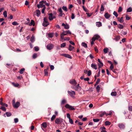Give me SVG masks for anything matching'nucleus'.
Returning a JSON list of instances; mask_svg holds the SVG:
<instances>
[{"mask_svg": "<svg viewBox=\"0 0 132 132\" xmlns=\"http://www.w3.org/2000/svg\"><path fill=\"white\" fill-rule=\"evenodd\" d=\"M43 20V22L42 24L43 26L46 27L49 24V23L48 22L46 17H45L44 18Z\"/></svg>", "mask_w": 132, "mask_h": 132, "instance_id": "f257e3e1", "label": "nucleus"}, {"mask_svg": "<svg viewBox=\"0 0 132 132\" xmlns=\"http://www.w3.org/2000/svg\"><path fill=\"white\" fill-rule=\"evenodd\" d=\"M46 2V1H41L40 2H39L40 4H38L37 5V7L38 9H39L40 8H42L43 5H43V4L45 3Z\"/></svg>", "mask_w": 132, "mask_h": 132, "instance_id": "f03ea898", "label": "nucleus"}, {"mask_svg": "<svg viewBox=\"0 0 132 132\" xmlns=\"http://www.w3.org/2000/svg\"><path fill=\"white\" fill-rule=\"evenodd\" d=\"M68 93L72 98L74 97L75 95V92L74 91H71L68 90L67 91Z\"/></svg>", "mask_w": 132, "mask_h": 132, "instance_id": "7ed1b4c3", "label": "nucleus"}, {"mask_svg": "<svg viewBox=\"0 0 132 132\" xmlns=\"http://www.w3.org/2000/svg\"><path fill=\"white\" fill-rule=\"evenodd\" d=\"M66 108L69 109L70 110H75V109L71 106L68 104H66L65 105Z\"/></svg>", "mask_w": 132, "mask_h": 132, "instance_id": "20e7f679", "label": "nucleus"}, {"mask_svg": "<svg viewBox=\"0 0 132 132\" xmlns=\"http://www.w3.org/2000/svg\"><path fill=\"white\" fill-rule=\"evenodd\" d=\"M63 120L62 119H59L57 118L55 120V123L57 124L61 123L63 122Z\"/></svg>", "mask_w": 132, "mask_h": 132, "instance_id": "39448f33", "label": "nucleus"}, {"mask_svg": "<svg viewBox=\"0 0 132 132\" xmlns=\"http://www.w3.org/2000/svg\"><path fill=\"white\" fill-rule=\"evenodd\" d=\"M53 45L51 44H48L47 45V49L49 50H51L53 47Z\"/></svg>", "mask_w": 132, "mask_h": 132, "instance_id": "423d86ee", "label": "nucleus"}, {"mask_svg": "<svg viewBox=\"0 0 132 132\" xmlns=\"http://www.w3.org/2000/svg\"><path fill=\"white\" fill-rule=\"evenodd\" d=\"M118 126L121 129H124L125 127V125L122 123L118 124Z\"/></svg>", "mask_w": 132, "mask_h": 132, "instance_id": "0eeeda50", "label": "nucleus"}, {"mask_svg": "<svg viewBox=\"0 0 132 132\" xmlns=\"http://www.w3.org/2000/svg\"><path fill=\"white\" fill-rule=\"evenodd\" d=\"M62 33H63V35L65 36L67 35L68 34H71V32L69 30L63 31Z\"/></svg>", "mask_w": 132, "mask_h": 132, "instance_id": "6e6552de", "label": "nucleus"}, {"mask_svg": "<svg viewBox=\"0 0 132 132\" xmlns=\"http://www.w3.org/2000/svg\"><path fill=\"white\" fill-rule=\"evenodd\" d=\"M20 103L19 102H17L16 103H15L13 105V107L15 108H18L20 105Z\"/></svg>", "mask_w": 132, "mask_h": 132, "instance_id": "1a4fd4ad", "label": "nucleus"}, {"mask_svg": "<svg viewBox=\"0 0 132 132\" xmlns=\"http://www.w3.org/2000/svg\"><path fill=\"white\" fill-rule=\"evenodd\" d=\"M70 83L74 86L76 85L77 84V83L76 82L75 80L73 79L71 80L70 81Z\"/></svg>", "mask_w": 132, "mask_h": 132, "instance_id": "9d476101", "label": "nucleus"}, {"mask_svg": "<svg viewBox=\"0 0 132 132\" xmlns=\"http://www.w3.org/2000/svg\"><path fill=\"white\" fill-rule=\"evenodd\" d=\"M49 16L48 19L50 21L52 20L53 19V14L52 13L48 14Z\"/></svg>", "mask_w": 132, "mask_h": 132, "instance_id": "9b49d317", "label": "nucleus"}, {"mask_svg": "<svg viewBox=\"0 0 132 132\" xmlns=\"http://www.w3.org/2000/svg\"><path fill=\"white\" fill-rule=\"evenodd\" d=\"M62 55L67 58L71 59L72 58L71 56L70 55L67 54H63Z\"/></svg>", "mask_w": 132, "mask_h": 132, "instance_id": "f8f14e48", "label": "nucleus"}, {"mask_svg": "<svg viewBox=\"0 0 132 132\" xmlns=\"http://www.w3.org/2000/svg\"><path fill=\"white\" fill-rule=\"evenodd\" d=\"M91 67L92 68L95 70H96L97 69V65L94 63H92L91 65Z\"/></svg>", "mask_w": 132, "mask_h": 132, "instance_id": "ddd939ff", "label": "nucleus"}, {"mask_svg": "<svg viewBox=\"0 0 132 132\" xmlns=\"http://www.w3.org/2000/svg\"><path fill=\"white\" fill-rule=\"evenodd\" d=\"M72 88L75 89L76 91H79L81 89V87H77L76 86L73 87V88L72 87Z\"/></svg>", "mask_w": 132, "mask_h": 132, "instance_id": "4468645a", "label": "nucleus"}, {"mask_svg": "<svg viewBox=\"0 0 132 132\" xmlns=\"http://www.w3.org/2000/svg\"><path fill=\"white\" fill-rule=\"evenodd\" d=\"M104 16L107 19L109 18L110 16V15L107 12L105 13Z\"/></svg>", "mask_w": 132, "mask_h": 132, "instance_id": "2eb2a0df", "label": "nucleus"}, {"mask_svg": "<svg viewBox=\"0 0 132 132\" xmlns=\"http://www.w3.org/2000/svg\"><path fill=\"white\" fill-rule=\"evenodd\" d=\"M120 39V36H119L118 35L116 36L114 38V39L116 41H118Z\"/></svg>", "mask_w": 132, "mask_h": 132, "instance_id": "dca6fc26", "label": "nucleus"}, {"mask_svg": "<svg viewBox=\"0 0 132 132\" xmlns=\"http://www.w3.org/2000/svg\"><path fill=\"white\" fill-rule=\"evenodd\" d=\"M29 25L30 26H31L33 25V26H34L35 25V23L34 20H31V22Z\"/></svg>", "mask_w": 132, "mask_h": 132, "instance_id": "f3484780", "label": "nucleus"}, {"mask_svg": "<svg viewBox=\"0 0 132 132\" xmlns=\"http://www.w3.org/2000/svg\"><path fill=\"white\" fill-rule=\"evenodd\" d=\"M96 24V26L98 27H100L102 26V23L100 22H97Z\"/></svg>", "mask_w": 132, "mask_h": 132, "instance_id": "a211bd4d", "label": "nucleus"}, {"mask_svg": "<svg viewBox=\"0 0 132 132\" xmlns=\"http://www.w3.org/2000/svg\"><path fill=\"white\" fill-rule=\"evenodd\" d=\"M36 12L37 15L38 17L40 13V11L39 10H37L36 11Z\"/></svg>", "mask_w": 132, "mask_h": 132, "instance_id": "6ab92c4d", "label": "nucleus"}, {"mask_svg": "<svg viewBox=\"0 0 132 132\" xmlns=\"http://www.w3.org/2000/svg\"><path fill=\"white\" fill-rule=\"evenodd\" d=\"M74 48V47H73L71 45H70L69 46V48L68 49L70 51H71L73 50Z\"/></svg>", "mask_w": 132, "mask_h": 132, "instance_id": "aec40b11", "label": "nucleus"}, {"mask_svg": "<svg viewBox=\"0 0 132 132\" xmlns=\"http://www.w3.org/2000/svg\"><path fill=\"white\" fill-rule=\"evenodd\" d=\"M111 95L113 96H116L117 95V93L116 92H112L111 94Z\"/></svg>", "mask_w": 132, "mask_h": 132, "instance_id": "412c9836", "label": "nucleus"}, {"mask_svg": "<svg viewBox=\"0 0 132 132\" xmlns=\"http://www.w3.org/2000/svg\"><path fill=\"white\" fill-rule=\"evenodd\" d=\"M34 39L35 38L34 36L33 35H32L30 39V40L32 43H33L34 42Z\"/></svg>", "mask_w": 132, "mask_h": 132, "instance_id": "4be33fe9", "label": "nucleus"}, {"mask_svg": "<svg viewBox=\"0 0 132 132\" xmlns=\"http://www.w3.org/2000/svg\"><path fill=\"white\" fill-rule=\"evenodd\" d=\"M41 125L44 128H46L47 127V124L46 122L43 123Z\"/></svg>", "mask_w": 132, "mask_h": 132, "instance_id": "5701e85b", "label": "nucleus"}, {"mask_svg": "<svg viewBox=\"0 0 132 132\" xmlns=\"http://www.w3.org/2000/svg\"><path fill=\"white\" fill-rule=\"evenodd\" d=\"M0 104L2 105L3 106H5L6 107H7L8 106L5 103H3L2 101L0 102Z\"/></svg>", "mask_w": 132, "mask_h": 132, "instance_id": "b1692460", "label": "nucleus"}, {"mask_svg": "<svg viewBox=\"0 0 132 132\" xmlns=\"http://www.w3.org/2000/svg\"><path fill=\"white\" fill-rule=\"evenodd\" d=\"M81 45L85 47L86 48L87 47V45L84 42H82L81 44Z\"/></svg>", "mask_w": 132, "mask_h": 132, "instance_id": "393cba45", "label": "nucleus"}, {"mask_svg": "<svg viewBox=\"0 0 132 132\" xmlns=\"http://www.w3.org/2000/svg\"><path fill=\"white\" fill-rule=\"evenodd\" d=\"M132 11V9L131 7H129L127 10V12H130Z\"/></svg>", "mask_w": 132, "mask_h": 132, "instance_id": "a878e982", "label": "nucleus"}, {"mask_svg": "<svg viewBox=\"0 0 132 132\" xmlns=\"http://www.w3.org/2000/svg\"><path fill=\"white\" fill-rule=\"evenodd\" d=\"M25 70V69L23 68L21 69L19 71V73L20 74H22L23 73V71Z\"/></svg>", "mask_w": 132, "mask_h": 132, "instance_id": "bb28decb", "label": "nucleus"}, {"mask_svg": "<svg viewBox=\"0 0 132 132\" xmlns=\"http://www.w3.org/2000/svg\"><path fill=\"white\" fill-rule=\"evenodd\" d=\"M12 84L15 87H18L19 85V84H15L14 82H12Z\"/></svg>", "mask_w": 132, "mask_h": 132, "instance_id": "cd10ccee", "label": "nucleus"}, {"mask_svg": "<svg viewBox=\"0 0 132 132\" xmlns=\"http://www.w3.org/2000/svg\"><path fill=\"white\" fill-rule=\"evenodd\" d=\"M6 114L7 117H10L12 115V114L11 113L8 112H6Z\"/></svg>", "mask_w": 132, "mask_h": 132, "instance_id": "c85d7f7f", "label": "nucleus"}, {"mask_svg": "<svg viewBox=\"0 0 132 132\" xmlns=\"http://www.w3.org/2000/svg\"><path fill=\"white\" fill-rule=\"evenodd\" d=\"M118 27L120 29H122L123 28V26L122 25L120 24L118 25Z\"/></svg>", "mask_w": 132, "mask_h": 132, "instance_id": "c756f323", "label": "nucleus"}, {"mask_svg": "<svg viewBox=\"0 0 132 132\" xmlns=\"http://www.w3.org/2000/svg\"><path fill=\"white\" fill-rule=\"evenodd\" d=\"M66 103H67L65 99H63L61 101V104H64Z\"/></svg>", "mask_w": 132, "mask_h": 132, "instance_id": "7c9ffc66", "label": "nucleus"}, {"mask_svg": "<svg viewBox=\"0 0 132 132\" xmlns=\"http://www.w3.org/2000/svg\"><path fill=\"white\" fill-rule=\"evenodd\" d=\"M56 116L55 115H53L51 118V121H53L55 118Z\"/></svg>", "mask_w": 132, "mask_h": 132, "instance_id": "2f4dec72", "label": "nucleus"}, {"mask_svg": "<svg viewBox=\"0 0 132 132\" xmlns=\"http://www.w3.org/2000/svg\"><path fill=\"white\" fill-rule=\"evenodd\" d=\"M111 123V122L108 121H106L105 122V124L106 126L110 125Z\"/></svg>", "mask_w": 132, "mask_h": 132, "instance_id": "473e14b6", "label": "nucleus"}, {"mask_svg": "<svg viewBox=\"0 0 132 132\" xmlns=\"http://www.w3.org/2000/svg\"><path fill=\"white\" fill-rule=\"evenodd\" d=\"M104 8L103 5V4H102L101 5L100 11H104Z\"/></svg>", "mask_w": 132, "mask_h": 132, "instance_id": "72a5a7b5", "label": "nucleus"}, {"mask_svg": "<svg viewBox=\"0 0 132 132\" xmlns=\"http://www.w3.org/2000/svg\"><path fill=\"white\" fill-rule=\"evenodd\" d=\"M105 114L106 115V113L104 111L100 115V116L101 117H102L104 114Z\"/></svg>", "mask_w": 132, "mask_h": 132, "instance_id": "f704fd0d", "label": "nucleus"}, {"mask_svg": "<svg viewBox=\"0 0 132 132\" xmlns=\"http://www.w3.org/2000/svg\"><path fill=\"white\" fill-rule=\"evenodd\" d=\"M100 87L99 85H97L96 87V90L98 92L100 91Z\"/></svg>", "mask_w": 132, "mask_h": 132, "instance_id": "c9c22d12", "label": "nucleus"}, {"mask_svg": "<svg viewBox=\"0 0 132 132\" xmlns=\"http://www.w3.org/2000/svg\"><path fill=\"white\" fill-rule=\"evenodd\" d=\"M0 109L4 111H6V109L4 106H2Z\"/></svg>", "mask_w": 132, "mask_h": 132, "instance_id": "e433bc0d", "label": "nucleus"}, {"mask_svg": "<svg viewBox=\"0 0 132 132\" xmlns=\"http://www.w3.org/2000/svg\"><path fill=\"white\" fill-rule=\"evenodd\" d=\"M7 11H5L3 12V15L4 17L5 18H6L7 17Z\"/></svg>", "mask_w": 132, "mask_h": 132, "instance_id": "4c0bfd02", "label": "nucleus"}, {"mask_svg": "<svg viewBox=\"0 0 132 132\" xmlns=\"http://www.w3.org/2000/svg\"><path fill=\"white\" fill-rule=\"evenodd\" d=\"M66 44L65 43H63L62 44H61V45L60 47L61 48L64 47L65 46H66Z\"/></svg>", "mask_w": 132, "mask_h": 132, "instance_id": "58836bf2", "label": "nucleus"}, {"mask_svg": "<svg viewBox=\"0 0 132 132\" xmlns=\"http://www.w3.org/2000/svg\"><path fill=\"white\" fill-rule=\"evenodd\" d=\"M108 48H105L103 50V51L105 53H107L108 51Z\"/></svg>", "mask_w": 132, "mask_h": 132, "instance_id": "ea45409f", "label": "nucleus"}, {"mask_svg": "<svg viewBox=\"0 0 132 132\" xmlns=\"http://www.w3.org/2000/svg\"><path fill=\"white\" fill-rule=\"evenodd\" d=\"M91 74V72L90 70H89L88 71L87 75L88 76H90Z\"/></svg>", "mask_w": 132, "mask_h": 132, "instance_id": "a19ab883", "label": "nucleus"}, {"mask_svg": "<svg viewBox=\"0 0 132 132\" xmlns=\"http://www.w3.org/2000/svg\"><path fill=\"white\" fill-rule=\"evenodd\" d=\"M12 24L14 25L15 26H16L18 25L19 24L18 23L16 22V21H14L12 23Z\"/></svg>", "mask_w": 132, "mask_h": 132, "instance_id": "79ce46f5", "label": "nucleus"}, {"mask_svg": "<svg viewBox=\"0 0 132 132\" xmlns=\"http://www.w3.org/2000/svg\"><path fill=\"white\" fill-rule=\"evenodd\" d=\"M93 120L95 122H97L100 121V119H93Z\"/></svg>", "mask_w": 132, "mask_h": 132, "instance_id": "37998d69", "label": "nucleus"}, {"mask_svg": "<svg viewBox=\"0 0 132 132\" xmlns=\"http://www.w3.org/2000/svg\"><path fill=\"white\" fill-rule=\"evenodd\" d=\"M37 54L36 53H35L33 55L32 57L34 59H35L37 57Z\"/></svg>", "mask_w": 132, "mask_h": 132, "instance_id": "c03bdc74", "label": "nucleus"}, {"mask_svg": "<svg viewBox=\"0 0 132 132\" xmlns=\"http://www.w3.org/2000/svg\"><path fill=\"white\" fill-rule=\"evenodd\" d=\"M96 39H98L100 38V36L98 35H95L94 36Z\"/></svg>", "mask_w": 132, "mask_h": 132, "instance_id": "a18cd8bd", "label": "nucleus"}, {"mask_svg": "<svg viewBox=\"0 0 132 132\" xmlns=\"http://www.w3.org/2000/svg\"><path fill=\"white\" fill-rule=\"evenodd\" d=\"M113 14L116 16V17H117L118 16V14L115 11H114L113 12Z\"/></svg>", "mask_w": 132, "mask_h": 132, "instance_id": "49530a36", "label": "nucleus"}, {"mask_svg": "<svg viewBox=\"0 0 132 132\" xmlns=\"http://www.w3.org/2000/svg\"><path fill=\"white\" fill-rule=\"evenodd\" d=\"M128 109L129 111H132V106H129Z\"/></svg>", "mask_w": 132, "mask_h": 132, "instance_id": "de8ad7c7", "label": "nucleus"}, {"mask_svg": "<svg viewBox=\"0 0 132 132\" xmlns=\"http://www.w3.org/2000/svg\"><path fill=\"white\" fill-rule=\"evenodd\" d=\"M60 37L62 39H64V36H65L64 35H63V33L62 32V34H61V35H60Z\"/></svg>", "mask_w": 132, "mask_h": 132, "instance_id": "09e8293b", "label": "nucleus"}, {"mask_svg": "<svg viewBox=\"0 0 132 132\" xmlns=\"http://www.w3.org/2000/svg\"><path fill=\"white\" fill-rule=\"evenodd\" d=\"M64 28L66 29H68L69 28V25L67 24H65Z\"/></svg>", "mask_w": 132, "mask_h": 132, "instance_id": "8fccbe9b", "label": "nucleus"}, {"mask_svg": "<svg viewBox=\"0 0 132 132\" xmlns=\"http://www.w3.org/2000/svg\"><path fill=\"white\" fill-rule=\"evenodd\" d=\"M112 111H110L109 112V113H106V116H107L108 115H111L112 114Z\"/></svg>", "mask_w": 132, "mask_h": 132, "instance_id": "3c124183", "label": "nucleus"}, {"mask_svg": "<svg viewBox=\"0 0 132 132\" xmlns=\"http://www.w3.org/2000/svg\"><path fill=\"white\" fill-rule=\"evenodd\" d=\"M62 9L64 11H67V8L66 6H63Z\"/></svg>", "mask_w": 132, "mask_h": 132, "instance_id": "603ef678", "label": "nucleus"}, {"mask_svg": "<svg viewBox=\"0 0 132 132\" xmlns=\"http://www.w3.org/2000/svg\"><path fill=\"white\" fill-rule=\"evenodd\" d=\"M44 72L45 73V76H47L48 74L47 71H46V70H44Z\"/></svg>", "mask_w": 132, "mask_h": 132, "instance_id": "864d4df0", "label": "nucleus"}, {"mask_svg": "<svg viewBox=\"0 0 132 132\" xmlns=\"http://www.w3.org/2000/svg\"><path fill=\"white\" fill-rule=\"evenodd\" d=\"M122 10V8L121 6H120L119 7L118 11L119 12H121Z\"/></svg>", "mask_w": 132, "mask_h": 132, "instance_id": "5fc2aeb1", "label": "nucleus"}, {"mask_svg": "<svg viewBox=\"0 0 132 132\" xmlns=\"http://www.w3.org/2000/svg\"><path fill=\"white\" fill-rule=\"evenodd\" d=\"M69 119V122L71 124H72L73 123V120L71 118H70Z\"/></svg>", "mask_w": 132, "mask_h": 132, "instance_id": "6e6d98bb", "label": "nucleus"}, {"mask_svg": "<svg viewBox=\"0 0 132 132\" xmlns=\"http://www.w3.org/2000/svg\"><path fill=\"white\" fill-rule=\"evenodd\" d=\"M119 22L120 23H122L123 22V17H121L120 19L119 20Z\"/></svg>", "mask_w": 132, "mask_h": 132, "instance_id": "4d7b16f0", "label": "nucleus"}, {"mask_svg": "<svg viewBox=\"0 0 132 132\" xmlns=\"http://www.w3.org/2000/svg\"><path fill=\"white\" fill-rule=\"evenodd\" d=\"M34 49L36 51H37L39 50V48L38 47L36 46L34 47Z\"/></svg>", "mask_w": 132, "mask_h": 132, "instance_id": "13d9d810", "label": "nucleus"}, {"mask_svg": "<svg viewBox=\"0 0 132 132\" xmlns=\"http://www.w3.org/2000/svg\"><path fill=\"white\" fill-rule=\"evenodd\" d=\"M14 122L15 123L18 122L19 121L18 119L17 118H15L14 119Z\"/></svg>", "mask_w": 132, "mask_h": 132, "instance_id": "bf43d9fd", "label": "nucleus"}, {"mask_svg": "<svg viewBox=\"0 0 132 132\" xmlns=\"http://www.w3.org/2000/svg\"><path fill=\"white\" fill-rule=\"evenodd\" d=\"M100 63L101 64V65L100 64L98 65L99 66V68H101L102 67H103V64L101 62H100Z\"/></svg>", "mask_w": 132, "mask_h": 132, "instance_id": "052dcab7", "label": "nucleus"}, {"mask_svg": "<svg viewBox=\"0 0 132 132\" xmlns=\"http://www.w3.org/2000/svg\"><path fill=\"white\" fill-rule=\"evenodd\" d=\"M48 36L50 38H52L53 36V34L50 33L48 34Z\"/></svg>", "mask_w": 132, "mask_h": 132, "instance_id": "680f3d73", "label": "nucleus"}, {"mask_svg": "<svg viewBox=\"0 0 132 132\" xmlns=\"http://www.w3.org/2000/svg\"><path fill=\"white\" fill-rule=\"evenodd\" d=\"M110 68L111 70H112L113 69L114 66L113 64H111L110 67Z\"/></svg>", "mask_w": 132, "mask_h": 132, "instance_id": "e2e57ef3", "label": "nucleus"}, {"mask_svg": "<svg viewBox=\"0 0 132 132\" xmlns=\"http://www.w3.org/2000/svg\"><path fill=\"white\" fill-rule=\"evenodd\" d=\"M126 20H129L130 18L127 15H126Z\"/></svg>", "mask_w": 132, "mask_h": 132, "instance_id": "0e129e2a", "label": "nucleus"}, {"mask_svg": "<svg viewBox=\"0 0 132 132\" xmlns=\"http://www.w3.org/2000/svg\"><path fill=\"white\" fill-rule=\"evenodd\" d=\"M12 8V9H11V10L14 11H16V10L15 8H14L13 6H10Z\"/></svg>", "mask_w": 132, "mask_h": 132, "instance_id": "69168bd1", "label": "nucleus"}, {"mask_svg": "<svg viewBox=\"0 0 132 132\" xmlns=\"http://www.w3.org/2000/svg\"><path fill=\"white\" fill-rule=\"evenodd\" d=\"M75 18V16L73 13H72L71 14V18L72 19H74Z\"/></svg>", "mask_w": 132, "mask_h": 132, "instance_id": "338daca9", "label": "nucleus"}, {"mask_svg": "<svg viewBox=\"0 0 132 132\" xmlns=\"http://www.w3.org/2000/svg\"><path fill=\"white\" fill-rule=\"evenodd\" d=\"M67 117L69 118V119L70 118V115L69 113H67Z\"/></svg>", "mask_w": 132, "mask_h": 132, "instance_id": "774afa93", "label": "nucleus"}]
</instances>
